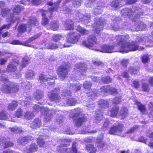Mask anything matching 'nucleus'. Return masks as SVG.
Instances as JSON below:
<instances>
[{
  "label": "nucleus",
  "mask_w": 153,
  "mask_h": 153,
  "mask_svg": "<svg viewBox=\"0 0 153 153\" xmlns=\"http://www.w3.org/2000/svg\"><path fill=\"white\" fill-rule=\"evenodd\" d=\"M129 38V35H118L116 36V39L117 41V47H120L119 52L128 53L130 51H135L137 50H141L139 48L138 43H143L148 38L147 37L144 38L138 37L137 41H132L131 42H126V41Z\"/></svg>",
  "instance_id": "obj_1"
},
{
  "label": "nucleus",
  "mask_w": 153,
  "mask_h": 153,
  "mask_svg": "<svg viewBox=\"0 0 153 153\" xmlns=\"http://www.w3.org/2000/svg\"><path fill=\"white\" fill-rule=\"evenodd\" d=\"M61 1L59 0L54 3L52 1H50L48 2V4L52 7L49 8V11L46 10H42L41 14L42 16V24L44 25L47 24L48 22V20L46 17L47 16H50L51 15V12L57 11L59 7Z\"/></svg>",
  "instance_id": "obj_2"
},
{
  "label": "nucleus",
  "mask_w": 153,
  "mask_h": 153,
  "mask_svg": "<svg viewBox=\"0 0 153 153\" xmlns=\"http://www.w3.org/2000/svg\"><path fill=\"white\" fill-rule=\"evenodd\" d=\"M2 80H5L7 83H4L1 87V90L4 93H16L19 90V86L17 84L8 82V79L6 78H1Z\"/></svg>",
  "instance_id": "obj_3"
},
{
  "label": "nucleus",
  "mask_w": 153,
  "mask_h": 153,
  "mask_svg": "<svg viewBox=\"0 0 153 153\" xmlns=\"http://www.w3.org/2000/svg\"><path fill=\"white\" fill-rule=\"evenodd\" d=\"M118 107L116 106L113 107L111 110L110 111V113L108 114L112 117L120 116L121 119H123L128 114V110L125 108L123 107L122 108L119 114L118 112Z\"/></svg>",
  "instance_id": "obj_4"
},
{
  "label": "nucleus",
  "mask_w": 153,
  "mask_h": 153,
  "mask_svg": "<svg viewBox=\"0 0 153 153\" xmlns=\"http://www.w3.org/2000/svg\"><path fill=\"white\" fill-rule=\"evenodd\" d=\"M80 35L75 33H70L67 36V41L64 45L63 47H68L71 46V44L76 43L78 41Z\"/></svg>",
  "instance_id": "obj_5"
},
{
  "label": "nucleus",
  "mask_w": 153,
  "mask_h": 153,
  "mask_svg": "<svg viewBox=\"0 0 153 153\" xmlns=\"http://www.w3.org/2000/svg\"><path fill=\"white\" fill-rule=\"evenodd\" d=\"M36 108L35 111H38L40 110V111L44 114L45 115L44 119V123H46L48 122L51 119L52 114L51 113L52 111L48 110V108H44L42 107H40L39 106H35Z\"/></svg>",
  "instance_id": "obj_6"
},
{
  "label": "nucleus",
  "mask_w": 153,
  "mask_h": 153,
  "mask_svg": "<svg viewBox=\"0 0 153 153\" xmlns=\"http://www.w3.org/2000/svg\"><path fill=\"white\" fill-rule=\"evenodd\" d=\"M70 68V64H65L60 66L58 69L57 74L58 76L61 79L65 78L68 74Z\"/></svg>",
  "instance_id": "obj_7"
},
{
  "label": "nucleus",
  "mask_w": 153,
  "mask_h": 153,
  "mask_svg": "<svg viewBox=\"0 0 153 153\" xmlns=\"http://www.w3.org/2000/svg\"><path fill=\"white\" fill-rule=\"evenodd\" d=\"M76 143H73L71 149L67 148L66 149L65 148L67 146L68 144L61 145L60 146L57 148V150L61 152H63L65 151V153H80L79 152H77V150L76 148Z\"/></svg>",
  "instance_id": "obj_8"
},
{
  "label": "nucleus",
  "mask_w": 153,
  "mask_h": 153,
  "mask_svg": "<svg viewBox=\"0 0 153 153\" xmlns=\"http://www.w3.org/2000/svg\"><path fill=\"white\" fill-rule=\"evenodd\" d=\"M109 89L110 86L106 85L102 87L99 91L97 89L94 90L91 94V98L93 99L95 97L98 96L100 95H105V93L109 91Z\"/></svg>",
  "instance_id": "obj_9"
},
{
  "label": "nucleus",
  "mask_w": 153,
  "mask_h": 153,
  "mask_svg": "<svg viewBox=\"0 0 153 153\" xmlns=\"http://www.w3.org/2000/svg\"><path fill=\"white\" fill-rule=\"evenodd\" d=\"M59 91V88L52 90L48 94L49 99L51 101L56 102L59 101L60 99L59 97L58 96V93Z\"/></svg>",
  "instance_id": "obj_10"
},
{
  "label": "nucleus",
  "mask_w": 153,
  "mask_h": 153,
  "mask_svg": "<svg viewBox=\"0 0 153 153\" xmlns=\"http://www.w3.org/2000/svg\"><path fill=\"white\" fill-rule=\"evenodd\" d=\"M105 21V20L102 18H96L94 30L97 33H99L103 29L102 25L104 24Z\"/></svg>",
  "instance_id": "obj_11"
},
{
  "label": "nucleus",
  "mask_w": 153,
  "mask_h": 153,
  "mask_svg": "<svg viewBox=\"0 0 153 153\" xmlns=\"http://www.w3.org/2000/svg\"><path fill=\"white\" fill-rule=\"evenodd\" d=\"M97 39L95 36L91 35L88 37L87 42H83V45L87 48L91 49L97 44Z\"/></svg>",
  "instance_id": "obj_12"
},
{
  "label": "nucleus",
  "mask_w": 153,
  "mask_h": 153,
  "mask_svg": "<svg viewBox=\"0 0 153 153\" xmlns=\"http://www.w3.org/2000/svg\"><path fill=\"white\" fill-rule=\"evenodd\" d=\"M10 10L7 8H4L2 9L0 15L3 17H5L6 16H8V18L7 19V22H12L13 20V15L11 13H10Z\"/></svg>",
  "instance_id": "obj_13"
},
{
  "label": "nucleus",
  "mask_w": 153,
  "mask_h": 153,
  "mask_svg": "<svg viewBox=\"0 0 153 153\" xmlns=\"http://www.w3.org/2000/svg\"><path fill=\"white\" fill-rule=\"evenodd\" d=\"M115 46L114 45H104L102 46L100 51L103 53H111L114 52H119V50L115 51L114 49Z\"/></svg>",
  "instance_id": "obj_14"
},
{
  "label": "nucleus",
  "mask_w": 153,
  "mask_h": 153,
  "mask_svg": "<svg viewBox=\"0 0 153 153\" xmlns=\"http://www.w3.org/2000/svg\"><path fill=\"white\" fill-rule=\"evenodd\" d=\"M123 125H119L117 126H113L109 131V133L112 134L119 135L122 131Z\"/></svg>",
  "instance_id": "obj_15"
},
{
  "label": "nucleus",
  "mask_w": 153,
  "mask_h": 153,
  "mask_svg": "<svg viewBox=\"0 0 153 153\" xmlns=\"http://www.w3.org/2000/svg\"><path fill=\"white\" fill-rule=\"evenodd\" d=\"M76 69L82 74H84L87 71L86 67L84 63H78L75 65Z\"/></svg>",
  "instance_id": "obj_16"
},
{
  "label": "nucleus",
  "mask_w": 153,
  "mask_h": 153,
  "mask_svg": "<svg viewBox=\"0 0 153 153\" xmlns=\"http://www.w3.org/2000/svg\"><path fill=\"white\" fill-rule=\"evenodd\" d=\"M31 29V25L29 24H23L19 25L18 28V31L19 33H23L27 29L29 31Z\"/></svg>",
  "instance_id": "obj_17"
},
{
  "label": "nucleus",
  "mask_w": 153,
  "mask_h": 153,
  "mask_svg": "<svg viewBox=\"0 0 153 153\" xmlns=\"http://www.w3.org/2000/svg\"><path fill=\"white\" fill-rule=\"evenodd\" d=\"M125 4L123 0H114L111 3V7L116 8L120 7Z\"/></svg>",
  "instance_id": "obj_18"
},
{
  "label": "nucleus",
  "mask_w": 153,
  "mask_h": 153,
  "mask_svg": "<svg viewBox=\"0 0 153 153\" xmlns=\"http://www.w3.org/2000/svg\"><path fill=\"white\" fill-rule=\"evenodd\" d=\"M42 125L41 121L38 118L35 119L30 124V127L33 129L39 127Z\"/></svg>",
  "instance_id": "obj_19"
},
{
  "label": "nucleus",
  "mask_w": 153,
  "mask_h": 153,
  "mask_svg": "<svg viewBox=\"0 0 153 153\" xmlns=\"http://www.w3.org/2000/svg\"><path fill=\"white\" fill-rule=\"evenodd\" d=\"M42 45L43 46L42 47V48H46L50 49H54L58 48V47L57 45L53 43H50L48 45H47L45 42H43L42 44Z\"/></svg>",
  "instance_id": "obj_20"
},
{
  "label": "nucleus",
  "mask_w": 153,
  "mask_h": 153,
  "mask_svg": "<svg viewBox=\"0 0 153 153\" xmlns=\"http://www.w3.org/2000/svg\"><path fill=\"white\" fill-rule=\"evenodd\" d=\"M135 28L132 29L133 31L145 30L146 28V25L144 24L143 22H140L139 24L136 25L134 26Z\"/></svg>",
  "instance_id": "obj_21"
},
{
  "label": "nucleus",
  "mask_w": 153,
  "mask_h": 153,
  "mask_svg": "<svg viewBox=\"0 0 153 153\" xmlns=\"http://www.w3.org/2000/svg\"><path fill=\"white\" fill-rule=\"evenodd\" d=\"M28 22V24H27L30 25L31 28L32 25L36 26L38 25L39 24L38 21L37 19L34 16L29 17Z\"/></svg>",
  "instance_id": "obj_22"
},
{
  "label": "nucleus",
  "mask_w": 153,
  "mask_h": 153,
  "mask_svg": "<svg viewBox=\"0 0 153 153\" xmlns=\"http://www.w3.org/2000/svg\"><path fill=\"white\" fill-rule=\"evenodd\" d=\"M7 111H4L0 113V119L1 120H10L9 117L10 115L7 112Z\"/></svg>",
  "instance_id": "obj_23"
},
{
  "label": "nucleus",
  "mask_w": 153,
  "mask_h": 153,
  "mask_svg": "<svg viewBox=\"0 0 153 153\" xmlns=\"http://www.w3.org/2000/svg\"><path fill=\"white\" fill-rule=\"evenodd\" d=\"M34 96L37 100H40L43 97V92L41 90H37L34 93Z\"/></svg>",
  "instance_id": "obj_24"
},
{
  "label": "nucleus",
  "mask_w": 153,
  "mask_h": 153,
  "mask_svg": "<svg viewBox=\"0 0 153 153\" xmlns=\"http://www.w3.org/2000/svg\"><path fill=\"white\" fill-rule=\"evenodd\" d=\"M16 69V67L13 64V62H10L7 66V71L8 72H14Z\"/></svg>",
  "instance_id": "obj_25"
},
{
  "label": "nucleus",
  "mask_w": 153,
  "mask_h": 153,
  "mask_svg": "<svg viewBox=\"0 0 153 153\" xmlns=\"http://www.w3.org/2000/svg\"><path fill=\"white\" fill-rule=\"evenodd\" d=\"M24 8L23 6L19 5H17L15 6L14 8L13 9V10L14 14L18 15L20 13V11L23 10Z\"/></svg>",
  "instance_id": "obj_26"
},
{
  "label": "nucleus",
  "mask_w": 153,
  "mask_h": 153,
  "mask_svg": "<svg viewBox=\"0 0 153 153\" xmlns=\"http://www.w3.org/2000/svg\"><path fill=\"white\" fill-rule=\"evenodd\" d=\"M0 144L2 145L5 148L12 146L13 145V143L11 142L8 141L5 142V140L3 139L1 140V138H0Z\"/></svg>",
  "instance_id": "obj_27"
},
{
  "label": "nucleus",
  "mask_w": 153,
  "mask_h": 153,
  "mask_svg": "<svg viewBox=\"0 0 153 153\" xmlns=\"http://www.w3.org/2000/svg\"><path fill=\"white\" fill-rule=\"evenodd\" d=\"M122 14L123 15L130 16L133 13V12L130 9L125 8L121 11Z\"/></svg>",
  "instance_id": "obj_28"
},
{
  "label": "nucleus",
  "mask_w": 153,
  "mask_h": 153,
  "mask_svg": "<svg viewBox=\"0 0 153 153\" xmlns=\"http://www.w3.org/2000/svg\"><path fill=\"white\" fill-rule=\"evenodd\" d=\"M37 147L35 143L31 144L29 146L27 151L25 153H33L37 150Z\"/></svg>",
  "instance_id": "obj_29"
},
{
  "label": "nucleus",
  "mask_w": 153,
  "mask_h": 153,
  "mask_svg": "<svg viewBox=\"0 0 153 153\" xmlns=\"http://www.w3.org/2000/svg\"><path fill=\"white\" fill-rule=\"evenodd\" d=\"M65 28L67 30H72L74 27V23L71 19L68 20L65 24Z\"/></svg>",
  "instance_id": "obj_30"
},
{
  "label": "nucleus",
  "mask_w": 153,
  "mask_h": 153,
  "mask_svg": "<svg viewBox=\"0 0 153 153\" xmlns=\"http://www.w3.org/2000/svg\"><path fill=\"white\" fill-rule=\"evenodd\" d=\"M85 121V118L83 117H79L75 120V123L76 126H79L83 123Z\"/></svg>",
  "instance_id": "obj_31"
},
{
  "label": "nucleus",
  "mask_w": 153,
  "mask_h": 153,
  "mask_svg": "<svg viewBox=\"0 0 153 153\" xmlns=\"http://www.w3.org/2000/svg\"><path fill=\"white\" fill-rule=\"evenodd\" d=\"M59 25L58 23L56 21H53L51 22L50 26L51 29L53 30H56L59 28Z\"/></svg>",
  "instance_id": "obj_32"
},
{
  "label": "nucleus",
  "mask_w": 153,
  "mask_h": 153,
  "mask_svg": "<svg viewBox=\"0 0 153 153\" xmlns=\"http://www.w3.org/2000/svg\"><path fill=\"white\" fill-rule=\"evenodd\" d=\"M76 30L83 35L87 34L88 33V31L86 29L83 28L79 25L78 26Z\"/></svg>",
  "instance_id": "obj_33"
},
{
  "label": "nucleus",
  "mask_w": 153,
  "mask_h": 153,
  "mask_svg": "<svg viewBox=\"0 0 153 153\" xmlns=\"http://www.w3.org/2000/svg\"><path fill=\"white\" fill-rule=\"evenodd\" d=\"M33 139V138L32 136H29L28 137H24L22 138L21 139H20V142L21 143L24 144L25 143H26L27 142H28V140H31Z\"/></svg>",
  "instance_id": "obj_34"
},
{
  "label": "nucleus",
  "mask_w": 153,
  "mask_h": 153,
  "mask_svg": "<svg viewBox=\"0 0 153 153\" xmlns=\"http://www.w3.org/2000/svg\"><path fill=\"white\" fill-rule=\"evenodd\" d=\"M103 134H102L100 135V138H98L97 139V142H98L97 146L100 148L103 147L104 145V144L103 141H102L103 137Z\"/></svg>",
  "instance_id": "obj_35"
},
{
  "label": "nucleus",
  "mask_w": 153,
  "mask_h": 153,
  "mask_svg": "<svg viewBox=\"0 0 153 153\" xmlns=\"http://www.w3.org/2000/svg\"><path fill=\"white\" fill-rule=\"evenodd\" d=\"M138 140L139 141L143 142L146 144H148V145L151 148H153V142H150L147 143V140H146L143 137H141Z\"/></svg>",
  "instance_id": "obj_36"
},
{
  "label": "nucleus",
  "mask_w": 153,
  "mask_h": 153,
  "mask_svg": "<svg viewBox=\"0 0 153 153\" xmlns=\"http://www.w3.org/2000/svg\"><path fill=\"white\" fill-rule=\"evenodd\" d=\"M103 7H97L95 8L92 11L93 13L95 15H97L101 13L102 11Z\"/></svg>",
  "instance_id": "obj_37"
},
{
  "label": "nucleus",
  "mask_w": 153,
  "mask_h": 153,
  "mask_svg": "<svg viewBox=\"0 0 153 153\" xmlns=\"http://www.w3.org/2000/svg\"><path fill=\"white\" fill-rule=\"evenodd\" d=\"M41 35V34L40 33L37 34L36 35L29 38L25 43H26L27 44V43L30 42L37 39Z\"/></svg>",
  "instance_id": "obj_38"
},
{
  "label": "nucleus",
  "mask_w": 153,
  "mask_h": 153,
  "mask_svg": "<svg viewBox=\"0 0 153 153\" xmlns=\"http://www.w3.org/2000/svg\"><path fill=\"white\" fill-rule=\"evenodd\" d=\"M29 59L27 56H25L23 58V60L22 62L21 66L23 67H25L29 63Z\"/></svg>",
  "instance_id": "obj_39"
},
{
  "label": "nucleus",
  "mask_w": 153,
  "mask_h": 153,
  "mask_svg": "<svg viewBox=\"0 0 153 153\" xmlns=\"http://www.w3.org/2000/svg\"><path fill=\"white\" fill-rule=\"evenodd\" d=\"M86 149L88 151H90V153H95L96 149L93 147V146L91 144H89L87 146Z\"/></svg>",
  "instance_id": "obj_40"
},
{
  "label": "nucleus",
  "mask_w": 153,
  "mask_h": 153,
  "mask_svg": "<svg viewBox=\"0 0 153 153\" xmlns=\"http://www.w3.org/2000/svg\"><path fill=\"white\" fill-rule=\"evenodd\" d=\"M77 103V100L73 98L68 99L66 101V104L69 105H74L76 104Z\"/></svg>",
  "instance_id": "obj_41"
},
{
  "label": "nucleus",
  "mask_w": 153,
  "mask_h": 153,
  "mask_svg": "<svg viewBox=\"0 0 153 153\" xmlns=\"http://www.w3.org/2000/svg\"><path fill=\"white\" fill-rule=\"evenodd\" d=\"M10 129L12 132L14 133H19L22 131V129L21 128H18L16 126L10 128Z\"/></svg>",
  "instance_id": "obj_42"
},
{
  "label": "nucleus",
  "mask_w": 153,
  "mask_h": 153,
  "mask_svg": "<svg viewBox=\"0 0 153 153\" xmlns=\"http://www.w3.org/2000/svg\"><path fill=\"white\" fill-rule=\"evenodd\" d=\"M102 81L105 83H108L112 82V79L109 76L105 77H103L101 78Z\"/></svg>",
  "instance_id": "obj_43"
},
{
  "label": "nucleus",
  "mask_w": 153,
  "mask_h": 153,
  "mask_svg": "<svg viewBox=\"0 0 153 153\" xmlns=\"http://www.w3.org/2000/svg\"><path fill=\"white\" fill-rule=\"evenodd\" d=\"M63 38L62 36L60 34L54 35L53 37V40L57 42L62 39Z\"/></svg>",
  "instance_id": "obj_44"
},
{
  "label": "nucleus",
  "mask_w": 153,
  "mask_h": 153,
  "mask_svg": "<svg viewBox=\"0 0 153 153\" xmlns=\"http://www.w3.org/2000/svg\"><path fill=\"white\" fill-rule=\"evenodd\" d=\"M91 16L90 15L86 14L84 16L82 21H84L85 24H87L90 22Z\"/></svg>",
  "instance_id": "obj_45"
},
{
  "label": "nucleus",
  "mask_w": 153,
  "mask_h": 153,
  "mask_svg": "<svg viewBox=\"0 0 153 153\" xmlns=\"http://www.w3.org/2000/svg\"><path fill=\"white\" fill-rule=\"evenodd\" d=\"M39 78L40 80L42 81H48L49 79H51V77H48L46 76L41 74L40 75Z\"/></svg>",
  "instance_id": "obj_46"
},
{
  "label": "nucleus",
  "mask_w": 153,
  "mask_h": 153,
  "mask_svg": "<svg viewBox=\"0 0 153 153\" xmlns=\"http://www.w3.org/2000/svg\"><path fill=\"white\" fill-rule=\"evenodd\" d=\"M89 128L88 127H87V128L85 129V130H84L83 128V130L79 131V133L81 134H85L88 133H94L97 132L96 131H89Z\"/></svg>",
  "instance_id": "obj_47"
},
{
  "label": "nucleus",
  "mask_w": 153,
  "mask_h": 153,
  "mask_svg": "<svg viewBox=\"0 0 153 153\" xmlns=\"http://www.w3.org/2000/svg\"><path fill=\"white\" fill-rule=\"evenodd\" d=\"M34 115L33 113L30 112H27L25 114L24 116L26 118L29 120L31 119Z\"/></svg>",
  "instance_id": "obj_48"
},
{
  "label": "nucleus",
  "mask_w": 153,
  "mask_h": 153,
  "mask_svg": "<svg viewBox=\"0 0 153 153\" xmlns=\"http://www.w3.org/2000/svg\"><path fill=\"white\" fill-rule=\"evenodd\" d=\"M82 0H73V4L75 7H78L81 5L82 2Z\"/></svg>",
  "instance_id": "obj_49"
},
{
  "label": "nucleus",
  "mask_w": 153,
  "mask_h": 153,
  "mask_svg": "<svg viewBox=\"0 0 153 153\" xmlns=\"http://www.w3.org/2000/svg\"><path fill=\"white\" fill-rule=\"evenodd\" d=\"M11 44L13 45H22L26 46H29L28 45H26V43H22L18 40H14L11 42Z\"/></svg>",
  "instance_id": "obj_50"
},
{
  "label": "nucleus",
  "mask_w": 153,
  "mask_h": 153,
  "mask_svg": "<svg viewBox=\"0 0 153 153\" xmlns=\"http://www.w3.org/2000/svg\"><path fill=\"white\" fill-rule=\"evenodd\" d=\"M44 141L43 140V138L42 137H39L37 139V143L40 147H44Z\"/></svg>",
  "instance_id": "obj_51"
},
{
  "label": "nucleus",
  "mask_w": 153,
  "mask_h": 153,
  "mask_svg": "<svg viewBox=\"0 0 153 153\" xmlns=\"http://www.w3.org/2000/svg\"><path fill=\"white\" fill-rule=\"evenodd\" d=\"M22 111L21 109H17L15 113L16 116L17 117H21L23 116Z\"/></svg>",
  "instance_id": "obj_52"
},
{
  "label": "nucleus",
  "mask_w": 153,
  "mask_h": 153,
  "mask_svg": "<svg viewBox=\"0 0 153 153\" xmlns=\"http://www.w3.org/2000/svg\"><path fill=\"white\" fill-rule=\"evenodd\" d=\"M34 75V72L31 71L29 70L26 74V77L28 79H31Z\"/></svg>",
  "instance_id": "obj_53"
},
{
  "label": "nucleus",
  "mask_w": 153,
  "mask_h": 153,
  "mask_svg": "<svg viewBox=\"0 0 153 153\" xmlns=\"http://www.w3.org/2000/svg\"><path fill=\"white\" fill-rule=\"evenodd\" d=\"M11 27V24L9 23L7 25L4 24L0 27V34H1V31L5 29H9Z\"/></svg>",
  "instance_id": "obj_54"
},
{
  "label": "nucleus",
  "mask_w": 153,
  "mask_h": 153,
  "mask_svg": "<svg viewBox=\"0 0 153 153\" xmlns=\"http://www.w3.org/2000/svg\"><path fill=\"white\" fill-rule=\"evenodd\" d=\"M149 60V56L147 55H144L142 57V60L143 63H146Z\"/></svg>",
  "instance_id": "obj_55"
},
{
  "label": "nucleus",
  "mask_w": 153,
  "mask_h": 153,
  "mask_svg": "<svg viewBox=\"0 0 153 153\" xmlns=\"http://www.w3.org/2000/svg\"><path fill=\"white\" fill-rule=\"evenodd\" d=\"M128 64V60L124 59H123L121 61V64L124 67H126Z\"/></svg>",
  "instance_id": "obj_56"
},
{
  "label": "nucleus",
  "mask_w": 153,
  "mask_h": 153,
  "mask_svg": "<svg viewBox=\"0 0 153 153\" xmlns=\"http://www.w3.org/2000/svg\"><path fill=\"white\" fill-rule=\"evenodd\" d=\"M91 82L88 81L85 82L83 85V87L85 89L90 88L91 87Z\"/></svg>",
  "instance_id": "obj_57"
},
{
  "label": "nucleus",
  "mask_w": 153,
  "mask_h": 153,
  "mask_svg": "<svg viewBox=\"0 0 153 153\" xmlns=\"http://www.w3.org/2000/svg\"><path fill=\"white\" fill-rule=\"evenodd\" d=\"M28 1L31 2L32 4L34 5H38L40 4V0H27Z\"/></svg>",
  "instance_id": "obj_58"
},
{
  "label": "nucleus",
  "mask_w": 153,
  "mask_h": 153,
  "mask_svg": "<svg viewBox=\"0 0 153 153\" xmlns=\"http://www.w3.org/2000/svg\"><path fill=\"white\" fill-rule=\"evenodd\" d=\"M71 94V93L70 91L65 90H63L62 95L65 97H66L68 96H70Z\"/></svg>",
  "instance_id": "obj_59"
},
{
  "label": "nucleus",
  "mask_w": 153,
  "mask_h": 153,
  "mask_svg": "<svg viewBox=\"0 0 153 153\" xmlns=\"http://www.w3.org/2000/svg\"><path fill=\"white\" fill-rule=\"evenodd\" d=\"M138 108L140 111L143 114H144L146 112V109L145 106H138Z\"/></svg>",
  "instance_id": "obj_60"
},
{
  "label": "nucleus",
  "mask_w": 153,
  "mask_h": 153,
  "mask_svg": "<svg viewBox=\"0 0 153 153\" xmlns=\"http://www.w3.org/2000/svg\"><path fill=\"white\" fill-rule=\"evenodd\" d=\"M142 88V90L144 91H148L149 90L148 85L146 83H143Z\"/></svg>",
  "instance_id": "obj_61"
},
{
  "label": "nucleus",
  "mask_w": 153,
  "mask_h": 153,
  "mask_svg": "<svg viewBox=\"0 0 153 153\" xmlns=\"http://www.w3.org/2000/svg\"><path fill=\"white\" fill-rule=\"evenodd\" d=\"M102 114H97L95 117V120H96L97 123H99L102 119Z\"/></svg>",
  "instance_id": "obj_62"
},
{
  "label": "nucleus",
  "mask_w": 153,
  "mask_h": 153,
  "mask_svg": "<svg viewBox=\"0 0 153 153\" xmlns=\"http://www.w3.org/2000/svg\"><path fill=\"white\" fill-rule=\"evenodd\" d=\"M98 104L100 105H106L108 104V102L106 100L101 99L99 101Z\"/></svg>",
  "instance_id": "obj_63"
},
{
  "label": "nucleus",
  "mask_w": 153,
  "mask_h": 153,
  "mask_svg": "<svg viewBox=\"0 0 153 153\" xmlns=\"http://www.w3.org/2000/svg\"><path fill=\"white\" fill-rule=\"evenodd\" d=\"M94 65L97 66H101L103 65L104 63L103 62L100 61H99L97 60L94 61L93 62Z\"/></svg>",
  "instance_id": "obj_64"
}]
</instances>
